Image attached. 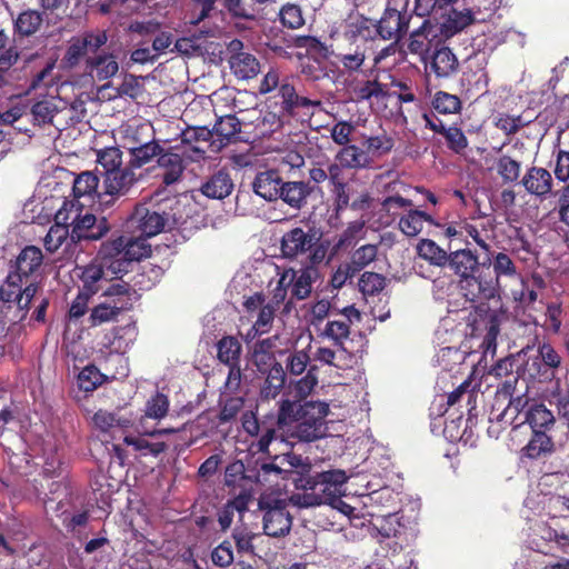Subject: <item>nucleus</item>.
I'll list each match as a JSON object with an SVG mask.
<instances>
[{"label":"nucleus","instance_id":"f257e3e1","mask_svg":"<svg viewBox=\"0 0 569 569\" xmlns=\"http://www.w3.org/2000/svg\"><path fill=\"white\" fill-rule=\"evenodd\" d=\"M397 509V495L390 487L376 492H358V528L366 531L379 543L392 540L389 545L396 553L409 546L416 538V523L400 515Z\"/></svg>","mask_w":569,"mask_h":569},{"label":"nucleus","instance_id":"f03ea898","mask_svg":"<svg viewBox=\"0 0 569 569\" xmlns=\"http://www.w3.org/2000/svg\"><path fill=\"white\" fill-rule=\"evenodd\" d=\"M328 413L329 405L325 401L310 400L298 403L286 399L279 407L278 425L291 445L313 442L326 437Z\"/></svg>","mask_w":569,"mask_h":569},{"label":"nucleus","instance_id":"7ed1b4c3","mask_svg":"<svg viewBox=\"0 0 569 569\" xmlns=\"http://www.w3.org/2000/svg\"><path fill=\"white\" fill-rule=\"evenodd\" d=\"M42 262L43 253L40 248L24 247L10 263L9 273L0 287V300L4 303H16L21 311L27 312L40 288L37 277Z\"/></svg>","mask_w":569,"mask_h":569},{"label":"nucleus","instance_id":"20e7f679","mask_svg":"<svg viewBox=\"0 0 569 569\" xmlns=\"http://www.w3.org/2000/svg\"><path fill=\"white\" fill-rule=\"evenodd\" d=\"M356 181V146H345L329 164V183L332 196V213L329 217L331 228L338 229L345 224L342 213L348 208L356 209L352 183Z\"/></svg>","mask_w":569,"mask_h":569},{"label":"nucleus","instance_id":"39448f33","mask_svg":"<svg viewBox=\"0 0 569 569\" xmlns=\"http://www.w3.org/2000/svg\"><path fill=\"white\" fill-rule=\"evenodd\" d=\"M459 278L463 297L470 301L496 298V281L480 271L479 256L469 248L449 252L447 266Z\"/></svg>","mask_w":569,"mask_h":569},{"label":"nucleus","instance_id":"423d86ee","mask_svg":"<svg viewBox=\"0 0 569 569\" xmlns=\"http://www.w3.org/2000/svg\"><path fill=\"white\" fill-rule=\"evenodd\" d=\"M298 488L302 493L292 495L291 501L301 508L320 505L342 503L343 486L347 482L346 472L342 470H328L301 478Z\"/></svg>","mask_w":569,"mask_h":569},{"label":"nucleus","instance_id":"0eeeda50","mask_svg":"<svg viewBox=\"0 0 569 569\" xmlns=\"http://www.w3.org/2000/svg\"><path fill=\"white\" fill-rule=\"evenodd\" d=\"M382 0H378L375 7L377 12L372 16V9L366 11L365 2L361 3L362 12L358 13V37L365 40H400L408 31L409 20L406 13L397 9L385 8L383 14L377 19L382 9Z\"/></svg>","mask_w":569,"mask_h":569},{"label":"nucleus","instance_id":"6e6552de","mask_svg":"<svg viewBox=\"0 0 569 569\" xmlns=\"http://www.w3.org/2000/svg\"><path fill=\"white\" fill-rule=\"evenodd\" d=\"M103 295L107 297L91 309L88 322L90 327H98L117 319L119 313L132 308L136 290L124 281L111 283Z\"/></svg>","mask_w":569,"mask_h":569},{"label":"nucleus","instance_id":"1a4fd4ad","mask_svg":"<svg viewBox=\"0 0 569 569\" xmlns=\"http://www.w3.org/2000/svg\"><path fill=\"white\" fill-rule=\"evenodd\" d=\"M108 42L106 30L86 31L72 37L60 61L63 70H73L89 57L88 53H97Z\"/></svg>","mask_w":569,"mask_h":569},{"label":"nucleus","instance_id":"9d476101","mask_svg":"<svg viewBox=\"0 0 569 569\" xmlns=\"http://www.w3.org/2000/svg\"><path fill=\"white\" fill-rule=\"evenodd\" d=\"M300 79L295 76L283 77V83L280 87L278 96L281 98V111L288 117L313 116L316 109L321 108V100L317 97L300 94Z\"/></svg>","mask_w":569,"mask_h":569},{"label":"nucleus","instance_id":"9b49d317","mask_svg":"<svg viewBox=\"0 0 569 569\" xmlns=\"http://www.w3.org/2000/svg\"><path fill=\"white\" fill-rule=\"evenodd\" d=\"M383 451L381 446L368 448V456L358 465L361 467L358 470V492H376L388 487L380 473V470H386L389 465V458Z\"/></svg>","mask_w":569,"mask_h":569},{"label":"nucleus","instance_id":"f8f14e48","mask_svg":"<svg viewBox=\"0 0 569 569\" xmlns=\"http://www.w3.org/2000/svg\"><path fill=\"white\" fill-rule=\"evenodd\" d=\"M168 223L166 213H160L148 203L136 204L127 219V228L144 237L151 238L162 232Z\"/></svg>","mask_w":569,"mask_h":569},{"label":"nucleus","instance_id":"ddd939ff","mask_svg":"<svg viewBox=\"0 0 569 569\" xmlns=\"http://www.w3.org/2000/svg\"><path fill=\"white\" fill-rule=\"evenodd\" d=\"M124 249L126 236L119 232L112 233L109 240L101 243L96 259L112 274L120 278L130 271V259L123 254Z\"/></svg>","mask_w":569,"mask_h":569},{"label":"nucleus","instance_id":"4468645a","mask_svg":"<svg viewBox=\"0 0 569 569\" xmlns=\"http://www.w3.org/2000/svg\"><path fill=\"white\" fill-rule=\"evenodd\" d=\"M228 63L233 76L240 80H249L260 72V63L257 57L244 50V43L240 39H232L227 44Z\"/></svg>","mask_w":569,"mask_h":569},{"label":"nucleus","instance_id":"2eb2a0df","mask_svg":"<svg viewBox=\"0 0 569 569\" xmlns=\"http://www.w3.org/2000/svg\"><path fill=\"white\" fill-rule=\"evenodd\" d=\"M71 239L74 242L98 241L104 238L111 230V224L106 217L98 218L93 213H77L70 222Z\"/></svg>","mask_w":569,"mask_h":569},{"label":"nucleus","instance_id":"dca6fc26","mask_svg":"<svg viewBox=\"0 0 569 569\" xmlns=\"http://www.w3.org/2000/svg\"><path fill=\"white\" fill-rule=\"evenodd\" d=\"M355 42L356 24L351 21H345L331 33V53L350 70L356 69Z\"/></svg>","mask_w":569,"mask_h":569},{"label":"nucleus","instance_id":"f3484780","mask_svg":"<svg viewBox=\"0 0 569 569\" xmlns=\"http://www.w3.org/2000/svg\"><path fill=\"white\" fill-rule=\"evenodd\" d=\"M412 206V200L401 196H390L382 201H375L368 194H365L358 201V210L379 208V217L375 222L380 227L389 226L399 216L400 210L411 208Z\"/></svg>","mask_w":569,"mask_h":569},{"label":"nucleus","instance_id":"a211bd4d","mask_svg":"<svg viewBox=\"0 0 569 569\" xmlns=\"http://www.w3.org/2000/svg\"><path fill=\"white\" fill-rule=\"evenodd\" d=\"M263 513V532L267 536L279 538L290 532L292 526V517L289 513L286 503L282 500H276L273 505L264 506L259 502Z\"/></svg>","mask_w":569,"mask_h":569},{"label":"nucleus","instance_id":"6ab92c4d","mask_svg":"<svg viewBox=\"0 0 569 569\" xmlns=\"http://www.w3.org/2000/svg\"><path fill=\"white\" fill-rule=\"evenodd\" d=\"M139 177L128 162L126 166L120 167L103 176L104 196H110L111 199L106 201L107 204H112L113 201L122 196H126L130 189L137 183Z\"/></svg>","mask_w":569,"mask_h":569},{"label":"nucleus","instance_id":"aec40b11","mask_svg":"<svg viewBox=\"0 0 569 569\" xmlns=\"http://www.w3.org/2000/svg\"><path fill=\"white\" fill-rule=\"evenodd\" d=\"M167 141H163L162 152H160L157 163L163 170L162 182L164 186H171L178 182L186 169L183 158H188V151L179 152V146L166 147Z\"/></svg>","mask_w":569,"mask_h":569},{"label":"nucleus","instance_id":"412c9836","mask_svg":"<svg viewBox=\"0 0 569 569\" xmlns=\"http://www.w3.org/2000/svg\"><path fill=\"white\" fill-rule=\"evenodd\" d=\"M519 184L530 196L546 200L552 192L553 179L550 171L546 168L531 166L526 169Z\"/></svg>","mask_w":569,"mask_h":569},{"label":"nucleus","instance_id":"4be33fe9","mask_svg":"<svg viewBox=\"0 0 569 569\" xmlns=\"http://www.w3.org/2000/svg\"><path fill=\"white\" fill-rule=\"evenodd\" d=\"M459 70V61L452 50L446 46L436 47L426 63L428 74H435L437 79H448Z\"/></svg>","mask_w":569,"mask_h":569},{"label":"nucleus","instance_id":"5701e85b","mask_svg":"<svg viewBox=\"0 0 569 569\" xmlns=\"http://www.w3.org/2000/svg\"><path fill=\"white\" fill-rule=\"evenodd\" d=\"M316 232L311 229L305 231L300 227H296L287 231L281 238V252L286 258H296L306 253L315 244Z\"/></svg>","mask_w":569,"mask_h":569},{"label":"nucleus","instance_id":"b1692460","mask_svg":"<svg viewBox=\"0 0 569 569\" xmlns=\"http://www.w3.org/2000/svg\"><path fill=\"white\" fill-rule=\"evenodd\" d=\"M119 71L117 57L110 52L94 53L86 59L84 72L98 81L109 80Z\"/></svg>","mask_w":569,"mask_h":569},{"label":"nucleus","instance_id":"393cba45","mask_svg":"<svg viewBox=\"0 0 569 569\" xmlns=\"http://www.w3.org/2000/svg\"><path fill=\"white\" fill-rule=\"evenodd\" d=\"M395 141L385 131L376 136L361 133V148L358 147V167L368 163L367 157H381L391 151Z\"/></svg>","mask_w":569,"mask_h":569},{"label":"nucleus","instance_id":"a878e982","mask_svg":"<svg viewBox=\"0 0 569 569\" xmlns=\"http://www.w3.org/2000/svg\"><path fill=\"white\" fill-rule=\"evenodd\" d=\"M234 189L233 180L228 170H219L209 176L201 184L200 192L209 199L222 200Z\"/></svg>","mask_w":569,"mask_h":569},{"label":"nucleus","instance_id":"bb28decb","mask_svg":"<svg viewBox=\"0 0 569 569\" xmlns=\"http://www.w3.org/2000/svg\"><path fill=\"white\" fill-rule=\"evenodd\" d=\"M80 273L78 274L82 282V291H86L90 295L97 293L101 286L102 281H109L117 276L112 274L107 268H104L103 263L99 260H94L91 263L79 268Z\"/></svg>","mask_w":569,"mask_h":569},{"label":"nucleus","instance_id":"cd10ccee","mask_svg":"<svg viewBox=\"0 0 569 569\" xmlns=\"http://www.w3.org/2000/svg\"><path fill=\"white\" fill-rule=\"evenodd\" d=\"M213 136L212 129H209L206 126L201 127H187L181 132V142L183 144L190 146L188 151V158L191 161H199L204 158L206 149L200 147V142L208 143L211 141Z\"/></svg>","mask_w":569,"mask_h":569},{"label":"nucleus","instance_id":"c85d7f7f","mask_svg":"<svg viewBox=\"0 0 569 569\" xmlns=\"http://www.w3.org/2000/svg\"><path fill=\"white\" fill-rule=\"evenodd\" d=\"M487 254V261L482 263L486 266L487 263L492 267L493 270V281H496V297L499 295V281L501 278L507 279H516L519 277V271L516 262L511 259V257L506 252H493L490 249V253Z\"/></svg>","mask_w":569,"mask_h":569},{"label":"nucleus","instance_id":"c756f323","mask_svg":"<svg viewBox=\"0 0 569 569\" xmlns=\"http://www.w3.org/2000/svg\"><path fill=\"white\" fill-rule=\"evenodd\" d=\"M282 178L278 170L258 172L251 183L253 192L266 201L279 200V187Z\"/></svg>","mask_w":569,"mask_h":569},{"label":"nucleus","instance_id":"7c9ffc66","mask_svg":"<svg viewBox=\"0 0 569 569\" xmlns=\"http://www.w3.org/2000/svg\"><path fill=\"white\" fill-rule=\"evenodd\" d=\"M313 188L305 181H283L279 187V199L293 209L300 210L306 206Z\"/></svg>","mask_w":569,"mask_h":569},{"label":"nucleus","instance_id":"2f4dec72","mask_svg":"<svg viewBox=\"0 0 569 569\" xmlns=\"http://www.w3.org/2000/svg\"><path fill=\"white\" fill-rule=\"evenodd\" d=\"M42 22V12L34 9L21 11L17 18L13 19V41L36 34L40 30Z\"/></svg>","mask_w":569,"mask_h":569},{"label":"nucleus","instance_id":"473e14b6","mask_svg":"<svg viewBox=\"0 0 569 569\" xmlns=\"http://www.w3.org/2000/svg\"><path fill=\"white\" fill-rule=\"evenodd\" d=\"M319 277V270L316 267L301 268L299 272H293L290 280L291 298L297 300L307 299L311 291L312 284Z\"/></svg>","mask_w":569,"mask_h":569},{"label":"nucleus","instance_id":"72a5a7b5","mask_svg":"<svg viewBox=\"0 0 569 569\" xmlns=\"http://www.w3.org/2000/svg\"><path fill=\"white\" fill-rule=\"evenodd\" d=\"M162 146L163 143L153 139L140 146L131 147L128 149L129 159L127 162L133 170L141 169L153 159L158 160L160 152H162Z\"/></svg>","mask_w":569,"mask_h":569},{"label":"nucleus","instance_id":"f704fd0d","mask_svg":"<svg viewBox=\"0 0 569 569\" xmlns=\"http://www.w3.org/2000/svg\"><path fill=\"white\" fill-rule=\"evenodd\" d=\"M490 375H493L497 378H507L503 388L511 389L517 383L518 379L521 377V362H520V353L517 356H508L501 360H499L489 371Z\"/></svg>","mask_w":569,"mask_h":569},{"label":"nucleus","instance_id":"c9c22d12","mask_svg":"<svg viewBox=\"0 0 569 569\" xmlns=\"http://www.w3.org/2000/svg\"><path fill=\"white\" fill-rule=\"evenodd\" d=\"M440 226V222L432 216L416 209H409L406 214L399 219V229L407 237H417L423 229V223Z\"/></svg>","mask_w":569,"mask_h":569},{"label":"nucleus","instance_id":"e433bc0d","mask_svg":"<svg viewBox=\"0 0 569 569\" xmlns=\"http://www.w3.org/2000/svg\"><path fill=\"white\" fill-rule=\"evenodd\" d=\"M525 422L530 426L532 431H550L556 423V418L543 403L532 402L525 411Z\"/></svg>","mask_w":569,"mask_h":569},{"label":"nucleus","instance_id":"4c0bfd02","mask_svg":"<svg viewBox=\"0 0 569 569\" xmlns=\"http://www.w3.org/2000/svg\"><path fill=\"white\" fill-rule=\"evenodd\" d=\"M477 398L478 392L471 387V381H463L457 389L450 392L447 397L448 407H453L461 401H466L468 411V422H471L473 417H477Z\"/></svg>","mask_w":569,"mask_h":569},{"label":"nucleus","instance_id":"58836bf2","mask_svg":"<svg viewBox=\"0 0 569 569\" xmlns=\"http://www.w3.org/2000/svg\"><path fill=\"white\" fill-rule=\"evenodd\" d=\"M217 359L224 366L241 363L242 345L237 337L223 336L216 343Z\"/></svg>","mask_w":569,"mask_h":569},{"label":"nucleus","instance_id":"ea45409f","mask_svg":"<svg viewBox=\"0 0 569 569\" xmlns=\"http://www.w3.org/2000/svg\"><path fill=\"white\" fill-rule=\"evenodd\" d=\"M356 221H349L347 228L338 236L337 241L329 250V260L338 259L343 256H353L356 258Z\"/></svg>","mask_w":569,"mask_h":569},{"label":"nucleus","instance_id":"a19ab883","mask_svg":"<svg viewBox=\"0 0 569 569\" xmlns=\"http://www.w3.org/2000/svg\"><path fill=\"white\" fill-rule=\"evenodd\" d=\"M99 178L91 171H83L74 178L72 192L76 199L89 198L94 200L97 197L102 201L103 193L98 192Z\"/></svg>","mask_w":569,"mask_h":569},{"label":"nucleus","instance_id":"79ce46f5","mask_svg":"<svg viewBox=\"0 0 569 569\" xmlns=\"http://www.w3.org/2000/svg\"><path fill=\"white\" fill-rule=\"evenodd\" d=\"M365 56L360 59L358 57V76L362 73V66ZM388 93L383 89V86L378 81L377 77L367 80H360L358 78V101L359 100H376L377 102L383 101Z\"/></svg>","mask_w":569,"mask_h":569},{"label":"nucleus","instance_id":"37998d69","mask_svg":"<svg viewBox=\"0 0 569 569\" xmlns=\"http://www.w3.org/2000/svg\"><path fill=\"white\" fill-rule=\"evenodd\" d=\"M417 254L430 264L443 268L448 263L449 252L431 239H420L417 244Z\"/></svg>","mask_w":569,"mask_h":569},{"label":"nucleus","instance_id":"c03bdc74","mask_svg":"<svg viewBox=\"0 0 569 569\" xmlns=\"http://www.w3.org/2000/svg\"><path fill=\"white\" fill-rule=\"evenodd\" d=\"M549 431H532V437L522 449L523 455L530 459H538L543 455L551 453L555 450L552 438L548 436Z\"/></svg>","mask_w":569,"mask_h":569},{"label":"nucleus","instance_id":"a18cd8bd","mask_svg":"<svg viewBox=\"0 0 569 569\" xmlns=\"http://www.w3.org/2000/svg\"><path fill=\"white\" fill-rule=\"evenodd\" d=\"M267 375L264 382L261 387V398L274 399L283 388L286 383V371L281 365H277L272 370L266 372Z\"/></svg>","mask_w":569,"mask_h":569},{"label":"nucleus","instance_id":"49530a36","mask_svg":"<svg viewBox=\"0 0 569 569\" xmlns=\"http://www.w3.org/2000/svg\"><path fill=\"white\" fill-rule=\"evenodd\" d=\"M488 301L489 300H477L476 302H479V305L476 307V311L479 312L480 317L483 315L482 321L487 330L485 341L490 346L496 342L500 331V321L496 311L489 308Z\"/></svg>","mask_w":569,"mask_h":569},{"label":"nucleus","instance_id":"de8ad7c7","mask_svg":"<svg viewBox=\"0 0 569 569\" xmlns=\"http://www.w3.org/2000/svg\"><path fill=\"white\" fill-rule=\"evenodd\" d=\"M108 380V376L102 373L94 365H88L79 372L77 385L80 390L89 393Z\"/></svg>","mask_w":569,"mask_h":569},{"label":"nucleus","instance_id":"09e8293b","mask_svg":"<svg viewBox=\"0 0 569 569\" xmlns=\"http://www.w3.org/2000/svg\"><path fill=\"white\" fill-rule=\"evenodd\" d=\"M283 121L279 114L272 111L261 113L254 123L253 134L254 138L263 139L270 137L273 132L281 129Z\"/></svg>","mask_w":569,"mask_h":569},{"label":"nucleus","instance_id":"8fccbe9b","mask_svg":"<svg viewBox=\"0 0 569 569\" xmlns=\"http://www.w3.org/2000/svg\"><path fill=\"white\" fill-rule=\"evenodd\" d=\"M497 173L503 183L510 184L520 181L521 162L503 154L497 159L496 163Z\"/></svg>","mask_w":569,"mask_h":569},{"label":"nucleus","instance_id":"3c124183","mask_svg":"<svg viewBox=\"0 0 569 569\" xmlns=\"http://www.w3.org/2000/svg\"><path fill=\"white\" fill-rule=\"evenodd\" d=\"M148 238H144L137 233V236H126V249L124 256L130 259V268L133 262L140 261L151 254V246L147 242Z\"/></svg>","mask_w":569,"mask_h":569},{"label":"nucleus","instance_id":"603ef678","mask_svg":"<svg viewBox=\"0 0 569 569\" xmlns=\"http://www.w3.org/2000/svg\"><path fill=\"white\" fill-rule=\"evenodd\" d=\"M251 470H247L241 460L229 463L224 470V485L228 488L243 487L244 481L253 482Z\"/></svg>","mask_w":569,"mask_h":569},{"label":"nucleus","instance_id":"864d4df0","mask_svg":"<svg viewBox=\"0 0 569 569\" xmlns=\"http://www.w3.org/2000/svg\"><path fill=\"white\" fill-rule=\"evenodd\" d=\"M59 111L58 102L52 97L37 101L31 108V114L37 124L52 123Z\"/></svg>","mask_w":569,"mask_h":569},{"label":"nucleus","instance_id":"5fc2aeb1","mask_svg":"<svg viewBox=\"0 0 569 569\" xmlns=\"http://www.w3.org/2000/svg\"><path fill=\"white\" fill-rule=\"evenodd\" d=\"M475 21L471 10L457 11L453 10L446 22L442 24V30L446 37H452L462 31Z\"/></svg>","mask_w":569,"mask_h":569},{"label":"nucleus","instance_id":"6e6d98bb","mask_svg":"<svg viewBox=\"0 0 569 569\" xmlns=\"http://www.w3.org/2000/svg\"><path fill=\"white\" fill-rule=\"evenodd\" d=\"M431 106L441 114H453L460 112L462 102L458 96L440 90L435 93Z\"/></svg>","mask_w":569,"mask_h":569},{"label":"nucleus","instance_id":"4d7b16f0","mask_svg":"<svg viewBox=\"0 0 569 569\" xmlns=\"http://www.w3.org/2000/svg\"><path fill=\"white\" fill-rule=\"evenodd\" d=\"M113 338L109 340V347L120 353H124L136 339V327L128 325L116 327L112 330Z\"/></svg>","mask_w":569,"mask_h":569},{"label":"nucleus","instance_id":"13d9d810","mask_svg":"<svg viewBox=\"0 0 569 569\" xmlns=\"http://www.w3.org/2000/svg\"><path fill=\"white\" fill-rule=\"evenodd\" d=\"M123 152L118 147H109L98 151L97 162L102 168V176L123 166Z\"/></svg>","mask_w":569,"mask_h":569},{"label":"nucleus","instance_id":"bf43d9fd","mask_svg":"<svg viewBox=\"0 0 569 569\" xmlns=\"http://www.w3.org/2000/svg\"><path fill=\"white\" fill-rule=\"evenodd\" d=\"M221 140L230 141L241 131V122L234 114L220 117L212 128Z\"/></svg>","mask_w":569,"mask_h":569},{"label":"nucleus","instance_id":"052dcab7","mask_svg":"<svg viewBox=\"0 0 569 569\" xmlns=\"http://www.w3.org/2000/svg\"><path fill=\"white\" fill-rule=\"evenodd\" d=\"M317 366L311 365L307 371V375L299 379L292 389L293 393V400L298 403H302L301 401L305 400L313 390V388L318 383V377H317Z\"/></svg>","mask_w":569,"mask_h":569},{"label":"nucleus","instance_id":"680f3d73","mask_svg":"<svg viewBox=\"0 0 569 569\" xmlns=\"http://www.w3.org/2000/svg\"><path fill=\"white\" fill-rule=\"evenodd\" d=\"M520 362L522 378H526L527 376L529 379H538L541 381L551 379L555 376L553 372H549V370L545 368L539 355L528 358L526 361L520 358Z\"/></svg>","mask_w":569,"mask_h":569},{"label":"nucleus","instance_id":"e2e57ef3","mask_svg":"<svg viewBox=\"0 0 569 569\" xmlns=\"http://www.w3.org/2000/svg\"><path fill=\"white\" fill-rule=\"evenodd\" d=\"M529 120H525L522 116H510L505 112L498 113L493 119V124L506 136L516 134L521 128L528 126Z\"/></svg>","mask_w":569,"mask_h":569},{"label":"nucleus","instance_id":"0e129e2a","mask_svg":"<svg viewBox=\"0 0 569 569\" xmlns=\"http://www.w3.org/2000/svg\"><path fill=\"white\" fill-rule=\"evenodd\" d=\"M441 136L446 140L447 148L457 154H463L469 146L468 138L457 126L447 127Z\"/></svg>","mask_w":569,"mask_h":569},{"label":"nucleus","instance_id":"69168bd1","mask_svg":"<svg viewBox=\"0 0 569 569\" xmlns=\"http://www.w3.org/2000/svg\"><path fill=\"white\" fill-rule=\"evenodd\" d=\"M386 286V278L377 272H365L358 279V290L365 297L379 293Z\"/></svg>","mask_w":569,"mask_h":569},{"label":"nucleus","instance_id":"338daca9","mask_svg":"<svg viewBox=\"0 0 569 569\" xmlns=\"http://www.w3.org/2000/svg\"><path fill=\"white\" fill-rule=\"evenodd\" d=\"M256 536L257 535L244 525L234 527L232 530V538L238 553L253 555L254 546L252 541Z\"/></svg>","mask_w":569,"mask_h":569},{"label":"nucleus","instance_id":"774afa93","mask_svg":"<svg viewBox=\"0 0 569 569\" xmlns=\"http://www.w3.org/2000/svg\"><path fill=\"white\" fill-rule=\"evenodd\" d=\"M549 539L562 550L569 548V516H561L555 521L550 528Z\"/></svg>","mask_w":569,"mask_h":569}]
</instances>
